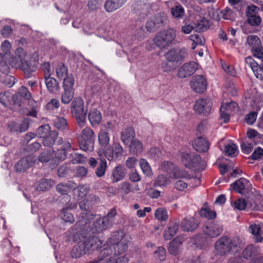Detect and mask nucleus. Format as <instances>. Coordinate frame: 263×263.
<instances>
[{
	"instance_id": "1",
	"label": "nucleus",
	"mask_w": 263,
	"mask_h": 263,
	"mask_svg": "<svg viewBox=\"0 0 263 263\" xmlns=\"http://www.w3.org/2000/svg\"><path fill=\"white\" fill-rule=\"evenodd\" d=\"M128 236H126L123 231H119L112 233L108 242L104 246L103 249L110 250L108 255L104 256V260L102 262L106 263H127L128 259L127 257L121 256L115 258L117 254L124 252L127 249Z\"/></svg>"
},
{
	"instance_id": "2",
	"label": "nucleus",
	"mask_w": 263,
	"mask_h": 263,
	"mask_svg": "<svg viewBox=\"0 0 263 263\" xmlns=\"http://www.w3.org/2000/svg\"><path fill=\"white\" fill-rule=\"evenodd\" d=\"M241 247V242L238 238L222 236L215 242L214 252L216 255L226 256L239 251Z\"/></svg>"
},
{
	"instance_id": "3",
	"label": "nucleus",
	"mask_w": 263,
	"mask_h": 263,
	"mask_svg": "<svg viewBox=\"0 0 263 263\" xmlns=\"http://www.w3.org/2000/svg\"><path fill=\"white\" fill-rule=\"evenodd\" d=\"M10 63L12 67L20 68L27 74L34 71V68L30 65V57L22 48L16 49L15 57L11 58Z\"/></svg>"
},
{
	"instance_id": "4",
	"label": "nucleus",
	"mask_w": 263,
	"mask_h": 263,
	"mask_svg": "<svg viewBox=\"0 0 263 263\" xmlns=\"http://www.w3.org/2000/svg\"><path fill=\"white\" fill-rule=\"evenodd\" d=\"M102 243V241L98 237L93 236L86 238L83 243L77 245L72 248L71 251V257L80 258L87 252L93 251L101 248Z\"/></svg>"
},
{
	"instance_id": "5",
	"label": "nucleus",
	"mask_w": 263,
	"mask_h": 263,
	"mask_svg": "<svg viewBox=\"0 0 263 263\" xmlns=\"http://www.w3.org/2000/svg\"><path fill=\"white\" fill-rule=\"evenodd\" d=\"M87 112L83 99L81 97L75 98L71 104V112L81 128L84 127L86 123Z\"/></svg>"
},
{
	"instance_id": "6",
	"label": "nucleus",
	"mask_w": 263,
	"mask_h": 263,
	"mask_svg": "<svg viewBox=\"0 0 263 263\" xmlns=\"http://www.w3.org/2000/svg\"><path fill=\"white\" fill-rule=\"evenodd\" d=\"M123 148L118 142H114L111 145L104 148H100L98 151V154L101 158L105 157L108 161L117 160L123 155Z\"/></svg>"
},
{
	"instance_id": "7",
	"label": "nucleus",
	"mask_w": 263,
	"mask_h": 263,
	"mask_svg": "<svg viewBox=\"0 0 263 263\" xmlns=\"http://www.w3.org/2000/svg\"><path fill=\"white\" fill-rule=\"evenodd\" d=\"M176 36V31L173 29L163 30L156 35L154 42L157 46L161 48H164L172 44Z\"/></svg>"
},
{
	"instance_id": "8",
	"label": "nucleus",
	"mask_w": 263,
	"mask_h": 263,
	"mask_svg": "<svg viewBox=\"0 0 263 263\" xmlns=\"http://www.w3.org/2000/svg\"><path fill=\"white\" fill-rule=\"evenodd\" d=\"M79 206L81 213L78 216V221L77 224L78 227H82L87 225L91 219H93V214L90 210L87 200H83L81 201Z\"/></svg>"
},
{
	"instance_id": "9",
	"label": "nucleus",
	"mask_w": 263,
	"mask_h": 263,
	"mask_svg": "<svg viewBox=\"0 0 263 263\" xmlns=\"http://www.w3.org/2000/svg\"><path fill=\"white\" fill-rule=\"evenodd\" d=\"M166 20L167 16L165 13H157L152 16L147 20L145 25V28L147 31L154 32L159 28L164 26Z\"/></svg>"
},
{
	"instance_id": "10",
	"label": "nucleus",
	"mask_w": 263,
	"mask_h": 263,
	"mask_svg": "<svg viewBox=\"0 0 263 263\" xmlns=\"http://www.w3.org/2000/svg\"><path fill=\"white\" fill-rule=\"evenodd\" d=\"M182 162L185 167L193 170H198L201 161V157L193 153H182Z\"/></svg>"
},
{
	"instance_id": "11",
	"label": "nucleus",
	"mask_w": 263,
	"mask_h": 263,
	"mask_svg": "<svg viewBox=\"0 0 263 263\" xmlns=\"http://www.w3.org/2000/svg\"><path fill=\"white\" fill-rule=\"evenodd\" d=\"M59 144H62V148L58 149L56 153L54 152L53 159L54 163L52 167H54L58 164V161L64 160L67 155V153L71 149V144L68 141H63L61 139L58 141Z\"/></svg>"
},
{
	"instance_id": "12",
	"label": "nucleus",
	"mask_w": 263,
	"mask_h": 263,
	"mask_svg": "<svg viewBox=\"0 0 263 263\" xmlns=\"http://www.w3.org/2000/svg\"><path fill=\"white\" fill-rule=\"evenodd\" d=\"M186 55L184 49L174 48L165 54V58L168 62L178 64L183 60Z\"/></svg>"
},
{
	"instance_id": "13",
	"label": "nucleus",
	"mask_w": 263,
	"mask_h": 263,
	"mask_svg": "<svg viewBox=\"0 0 263 263\" xmlns=\"http://www.w3.org/2000/svg\"><path fill=\"white\" fill-rule=\"evenodd\" d=\"M212 105V102L210 99L201 98L195 101L194 109L199 114H207L211 111Z\"/></svg>"
},
{
	"instance_id": "14",
	"label": "nucleus",
	"mask_w": 263,
	"mask_h": 263,
	"mask_svg": "<svg viewBox=\"0 0 263 263\" xmlns=\"http://www.w3.org/2000/svg\"><path fill=\"white\" fill-rule=\"evenodd\" d=\"M37 159L34 155H29L22 158L14 166L15 170L17 172H24L33 166Z\"/></svg>"
},
{
	"instance_id": "15",
	"label": "nucleus",
	"mask_w": 263,
	"mask_h": 263,
	"mask_svg": "<svg viewBox=\"0 0 263 263\" xmlns=\"http://www.w3.org/2000/svg\"><path fill=\"white\" fill-rule=\"evenodd\" d=\"M198 68L196 62H191L184 64L178 70V76L180 78H185L193 74Z\"/></svg>"
},
{
	"instance_id": "16",
	"label": "nucleus",
	"mask_w": 263,
	"mask_h": 263,
	"mask_svg": "<svg viewBox=\"0 0 263 263\" xmlns=\"http://www.w3.org/2000/svg\"><path fill=\"white\" fill-rule=\"evenodd\" d=\"M192 88L197 93H203L206 89V81L202 76H195L191 82Z\"/></svg>"
},
{
	"instance_id": "17",
	"label": "nucleus",
	"mask_w": 263,
	"mask_h": 263,
	"mask_svg": "<svg viewBox=\"0 0 263 263\" xmlns=\"http://www.w3.org/2000/svg\"><path fill=\"white\" fill-rule=\"evenodd\" d=\"M246 63L250 65L255 76L257 79L263 80V60H261L260 65L258 66L257 63L250 57L245 59Z\"/></svg>"
},
{
	"instance_id": "18",
	"label": "nucleus",
	"mask_w": 263,
	"mask_h": 263,
	"mask_svg": "<svg viewBox=\"0 0 263 263\" xmlns=\"http://www.w3.org/2000/svg\"><path fill=\"white\" fill-rule=\"evenodd\" d=\"M203 232L206 235L210 237H215L222 233V228L219 224L211 222L204 227Z\"/></svg>"
},
{
	"instance_id": "19",
	"label": "nucleus",
	"mask_w": 263,
	"mask_h": 263,
	"mask_svg": "<svg viewBox=\"0 0 263 263\" xmlns=\"http://www.w3.org/2000/svg\"><path fill=\"white\" fill-rule=\"evenodd\" d=\"M183 241V238L178 236L170 242L168 247V252L173 255H178L181 251V246Z\"/></svg>"
},
{
	"instance_id": "20",
	"label": "nucleus",
	"mask_w": 263,
	"mask_h": 263,
	"mask_svg": "<svg viewBox=\"0 0 263 263\" xmlns=\"http://www.w3.org/2000/svg\"><path fill=\"white\" fill-rule=\"evenodd\" d=\"M260 229V225L256 222L251 223L248 228V231L252 234L256 242H261L263 240V236Z\"/></svg>"
},
{
	"instance_id": "21",
	"label": "nucleus",
	"mask_w": 263,
	"mask_h": 263,
	"mask_svg": "<svg viewBox=\"0 0 263 263\" xmlns=\"http://www.w3.org/2000/svg\"><path fill=\"white\" fill-rule=\"evenodd\" d=\"M30 98V92L25 87L22 86L20 88L19 92L13 96V101L14 104L21 106L23 102V98L29 100Z\"/></svg>"
},
{
	"instance_id": "22",
	"label": "nucleus",
	"mask_w": 263,
	"mask_h": 263,
	"mask_svg": "<svg viewBox=\"0 0 263 263\" xmlns=\"http://www.w3.org/2000/svg\"><path fill=\"white\" fill-rule=\"evenodd\" d=\"M127 0H107L104 8L108 12H112L121 7Z\"/></svg>"
},
{
	"instance_id": "23",
	"label": "nucleus",
	"mask_w": 263,
	"mask_h": 263,
	"mask_svg": "<svg viewBox=\"0 0 263 263\" xmlns=\"http://www.w3.org/2000/svg\"><path fill=\"white\" fill-rule=\"evenodd\" d=\"M88 118L92 126L99 124L102 120V114L96 108H91L89 110Z\"/></svg>"
},
{
	"instance_id": "24",
	"label": "nucleus",
	"mask_w": 263,
	"mask_h": 263,
	"mask_svg": "<svg viewBox=\"0 0 263 263\" xmlns=\"http://www.w3.org/2000/svg\"><path fill=\"white\" fill-rule=\"evenodd\" d=\"M77 204L71 203L66 208H63L61 213V217L65 222L72 223L74 221V217L69 211L76 208Z\"/></svg>"
},
{
	"instance_id": "25",
	"label": "nucleus",
	"mask_w": 263,
	"mask_h": 263,
	"mask_svg": "<svg viewBox=\"0 0 263 263\" xmlns=\"http://www.w3.org/2000/svg\"><path fill=\"white\" fill-rule=\"evenodd\" d=\"M181 228L184 231H193L198 227V222L194 217H185L181 222Z\"/></svg>"
},
{
	"instance_id": "26",
	"label": "nucleus",
	"mask_w": 263,
	"mask_h": 263,
	"mask_svg": "<svg viewBox=\"0 0 263 263\" xmlns=\"http://www.w3.org/2000/svg\"><path fill=\"white\" fill-rule=\"evenodd\" d=\"M110 135L106 129H102L100 130L98 134V142L101 148H104L107 147L110 142Z\"/></svg>"
},
{
	"instance_id": "27",
	"label": "nucleus",
	"mask_w": 263,
	"mask_h": 263,
	"mask_svg": "<svg viewBox=\"0 0 263 263\" xmlns=\"http://www.w3.org/2000/svg\"><path fill=\"white\" fill-rule=\"evenodd\" d=\"M250 185V182L243 178H241L231 185V186L237 192L242 194Z\"/></svg>"
},
{
	"instance_id": "28",
	"label": "nucleus",
	"mask_w": 263,
	"mask_h": 263,
	"mask_svg": "<svg viewBox=\"0 0 263 263\" xmlns=\"http://www.w3.org/2000/svg\"><path fill=\"white\" fill-rule=\"evenodd\" d=\"M195 149L199 152H204L208 150L209 144L204 138L198 137L196 138L193 144Z\"/></svg>"
},
{
	"instance_id": "29",
	"label": "nucleus",
	"mask_w": 263,
	"mask_h": 263,
	"mask_svg": "<svg viewBox=\"0 0 263 263\" xmlns=\"http://www.w3.org/2000/svg\"><path fill=\"white\" fill-rule=\"evenodd\" d=\"M125 169L121 165L115 167L112 172L111 179L113 182H117L122 180L125 175Z\"/></svg>"
},
{
	"instance_id": "30",
	"label": "nucleus",
	"mask_w": 263,
	"mask_h": 263,
	"mask_svg": "<svg viewBox=\"0 0 263 263\" xmlns=\"http://www.w3.org/2000/svg\"><path fill=\"white\" fill-rule=\"evenodd\" d=\"M53 184L54 182L52 180L42 179L35 184L34 187L36 191H45L49 190Z\"/></svg>"
},
{
	"instance_id": "31",
	"label": "nucleus",
	"mask_w": 263,
	"mask_h": 263,
	"mask_svg": "<svg viewBox=\"0 0 263 263\" xmlns=\"http://www.w3.org/2000/svg\"><path fill=\"white\" fill-rule=\"evenodd\" d=\"M76 186V184L72 181H68L65 183H59L57 186V191L63 195H66Z\"/></svg>"
},
{
	"instance_id": "32",
	"label": "nucleus",
	"mask_w": 263,
	"mask_h": 263,
	"mask_svg": "<svg viewBox=\"0 0 263 263\" xmlns=\"http://www.w3.org/2000/svg\"><path fill=\"white\" fill-rule=\"evenodd\" d=\"M94 217L96 218V221L93 222L92 227L91 228L93 233L102 231L108 228L105 222L100 215H93V218Z\"/></svg>"
},
{
	"instance_id": "33",
	"label": "nucleus",
	"mask_w": 263,
	"mask_h": 263,
	"mask_svg": "<svg viewBox=\"0 0 263 263\" xmlns=\"http://www.w3.org/2000/svg\"><path fill=\"white\" fill-rule=\"evenodd\" d=\"M47 88L50 92H55L59 90V85L55 79L51 76L44 78Z\"/></svg>"
},
{
	"instance_id": "34",
	"label": "nucleus",
	"mask_w": 263,
	"mask_h": 263,
	"mask_svg": "<svg viewBox=\"0 0 263 263\" xmlns=\"http://www.w3.org/2000/svg\"><path fill=\"white\" fill-rule=\"evenodd\" d=\"M143 150V146L142 142L136 139L133 140L129 145V152L133 155L141 154Z\"/></svg>"
},
{
	"instance_id": "35",
	"label": "nucleus",
	"mask_w": 263,
	"mask_h": 263,
	"mask_svg": "<svg viewBox=\"0 0 263 263\" xmlns=\"http://www.w3.org/2000/svg\"><path fill=\"white\" fill-rule=\"evenodd\" d=\"M121 140L125 144H128L129 141L135 137V131L133 128L129 127L123 129L121 133Z\"/></svg>"
},
{
	"instance_id": "36",
	"label": "nucleus",
	"mask_w": 263,
	"mask_h": 263,
	"mask_svg": "<svg viewBox=\"0 0 263 263\" xmlns=\"http://www.w3.org/2000/svg\"><path fill=\"white\" fill-rule=\"evenodd\" d=\"M247 44L253 52L261 45V42L257 36L249 35L247 37Z\"/></svg>"
},
{
	"instance_id": "37",
	"label": "nucleus",
	"mask_w": 263,
	"mask_h": 263,
	"mask_svg": "<svg viewBox=\"0 0 263 263\" xmlns=\"http://www.w3.org/2000/svg\"><path fill=\"white\" fill-rule=\"evenodd\" d=\"M179 228L178 223H173L172 226L165 229L163 232V237L165 240L171 239L177 233Z\"/></svg>"
},
{
	"instance_id": "38",
	"label": "nucleus",
	"mask_w": 263,
	"mask_h": 263,
	"mask_svg": "<svg viewBox=\"0 0 263 263\" xmlns=\"http://www.w3.org/2000/svg\"><path fill=\"white\" fill-rule=\"evenodd\" d=\"M139 163L143 173L147 177H152L153 175L152 170L147 161L144 158H141Z\"/></svg>"
},
{
	"instance_id": "39",
	"label": "nucleus",
	"mask_w": 263,
	"mask_h": 263,
	"mask_svg": "<svg viewBox=\"0 0 263 263\" xmlns=\"http://www.w3.org/2000/svg\"><path fill=\"white\" fill-rule=\"evenodd\" d=\"M55 72L57 77L60 79H63L68 76V68L62 63H59L56 66Z\"/></svg>"
},
{
	"instance_id": "40",
	"label": "nucleus",
	"mask_w": 263,
	"mask_h": 263,
	"mask_svg": "<svg viewBox=\"0 0 263 263\" xmlns=\"http://www.w3.org/2000/svg\"><path fill=\"white\" fill-rule=\"evenodd\" d=\"M58 134L57 131H51L46 136L43 138V143L46 146H50L53 144L58 137Z\"/></svg>"
},
{
	"instance_id": "41",
	"label": "nucleus",
	"mask_w": 263,
	"mask_h": 263,
	"mask_svg": "<svg viewBox=\"0 0 263 263\" xmlns=\"http://www.w3.org/2000/svg\"><path fill=\"white\" fill-rule=\"evenodd\" d=\"M107 167V163L106 160L104 158H101L100 162L95 171L96 176L98 177H103L105 174Z\"/></svg>"
},
{
	"instance_id": "42",
	"label": "nucleus",
	"mask_w": 263,
	"mask_h": 263,
	"mask_svg": "<svg viewBox=\"0 0 263 263\" xmlns=\"http://www.w3.org/2000/svg\"><path fill=\"white\" fill-rule=\"evenodd\" d=\"M74 194L80 198L85 197L89 193L90 188L87 185H79L73 189Z\"/></svg>"
},
{
	"instance_id": "43",
	"label": "nucleus",
	"mask_w": 263,
	"mask_h": 263,
	"mask_svg": "<svg viewBox=\"0 0 263 263\" xmlns=\"http://www.w3.org/2000/svg\"><path fill=\"white\" fill-rule=\"evenodd\" d=\"M155 218L159 221H166L168 217L167 210L164 208H159L155 212Z\"/></svg>"
},
{
	"instance_id": "44",
	"label": "nucleus",
	"mask_w": 263,
	"mask_h": 263,
	"mask_svg": "<svg viewBox=\"0 0 263 263\" xmlns=\"http://www.w3.org/2000/svg\"><path fill=\"white\" fill-rule=\"evenodd\" d=\"M54 151H44L40 154L38 157V160L42 163L48 162L49 160H51L52 162L53 159Z\"/></svg>"
},
{
	"instance_id": "45",
	"label": "nucleus",
	"mask_w": 263,
	"mask_h": 263,
	"mask_svg": "<svg viewBox=\"0 0 263 263\" xmlns=\"http://www.w3.org/2000/svg\"><path fill=\"white\" fill-rule=\"evenodd\" d=\"M80 148L85 152H92L94 149V141L81 139L80 142Z\"/></svg>"
},
{
	"instance_id": "46",
	"label": "nucleus",
	"mask_w": 263,
	"mask_h": 263,
	"mask_svg": "<svg viewBox=\"0 0 263 263\" xmlns=\"http://www.w3.org/2000/svg\"><path fill=\"white\" fill-rule=\"evenodd\" d=\"M82 139L94 141L95 135L92 129L89 127L84 128L82 131Z\"/></svg>"
},
{
	"instance_id": "47",
	"label": "nucleus",
	"mask_w": 263,
	"mask_h": 263,
	"mask_svg": "<svg viewBox=\"0 0 263 263\" xmlns=\"http://www.w3.org/2000/svg\"><path fill=\"white\" fill-rule=\"evenodd\" d=\"M74 80L72 76H68L63 79V87L64 90H73Z\"/></svg>"
},
{
	"instance_id": "48",
	"label": "nucleus",
	"mask_w": 263,
	"mask_h": 263,
	"mask_svg": "<svg viewBox=\"0 0 263 263\" xmlns=\"http://www.w3.org/2000/svg\"><path fill=\"white\" fill-rule=\"evenodd\" d=\"M224 105V109L230 113H235L238 111V105L235 102L231 101L229 103L222 102L221 106Z\"/></svg>"
},
{
	"instance_id": "49",
	"label": "nucleus",
	"mask_w": 263,
	"mask_h": 263,
	"mask_svg": "<svg viewBox=\"0 0 263 263\" xmlns=\"http://www.w3.org/2000/svg\"><path fill=\"white\" fill-rule=\"evenodd\" d=\"M74 96V91L64 90V92L61 96V101L63 103L67 104L69 103Z\"/></svg>"
},
{
	"instance_id": "50",
	"label": "nucleus",
	"mask_w": 263,
	"mask_h": 263,
	"mask_svg": "<svg viewBox=\"0 0 263 263\" xmlns=\"http://www.w3.org/2000/svg\"><path fill=\"white\" fill-rule=\"evenodd\" d=\"M116 215V210L115 209H111L106 216L102 218L107 227L113 224Z\"/></svg>"
},
{
	"instance_id": "51",
	"label": "nucleus",
	"mask_w": 263,
	"mask_h": 263,
	"mask_svg": "<svg viewBox=\"0 0 263 263\" xmlns=\"http://www.w3.org/2000/svg\"><path fill=\"white\" fill-rule=\"evenodd\" d=\"M12 99H13V97L9 92H4L0 93V103L4 106H7Z\"/></svg>"
},
{
	"instance_id": "52",
	"label": "nucleus",
	"mask_w": 263,
	"mask_h": 263,
	"mask_svg": "<svg viewBox=\"0 0 263 263\" xmlns=\"http://www.w3.org/2000/svg\"><path fill=\"white\" fill-rule=\"evenodd\" d=\"M173 175L175 179L182 178V179H189L190 176L188 173L184 170L179 168H175L173 172Z\"/></svg>"
},
{
	"instance_id": "53",
	"label": "nucleus",
	"mask_w": 263,
	"mask_h": 263,
	"mask_svg": "<svg viewBox=\"0 0 263 263\" xmlns=\"http://www.w3.org/2000/svg\"><path fill=\"white\" fill-rule=\"evenodd\" d=\"M200 215L201 217L209 219H214L216 216L215 211L208 208L202 209L200 211Z\"/></svg>"
},
{
	"instance_id": "54",
	"label": "nucleus",
	"mask_w": 263,
	"mask_h": 263,
	"mask_svg": "<svg viewBox=\"0 0 263 263\" xmlns=\"http://www.w3.org/2000/svg\"><path fill=\"white\" fill-rule=\"evenodd\" d=\"M225 153L229 156H235L237 153V146L234 143H230L225 146Z\"/></svg>"
},
{
	"instance_id": "55",
	"label": "nucleus",
	"mask_w": 263,
	"mask_h": 263,
	"mask_svg": "<svg viewBox=\"0 0 263 263\" xmlns=\"http://www.w3.org/2000/svg\"><path fill=\"white\" fill-rule=\"evenodd\" d=\"M173 16L176 18H181L184 14V10L181 5H177L171 9Z\"/></svg>"
},
{
	"instance_id": "56",
	"label": "nucleus",
	"mask_w": 263,
	"mask_h": 263,
	"mask_svg": "<svg viewBox=\"0 0 263 263\" xmlns=\"http://www.w3.org/2000/svg\"><path fill=\"white\" fill-rule=\"evenodd\" d=\"M70 157L71 161L74 164L83 163L86 160V158L83 155L74 152L70 154Z\"/></svg>"
},
{
	"instance_id": "57",
	"label": "nucleus",
	"mask_w": 263,
	"mask_h": 263,
	"mask_svg": "<svg viewBox=\"0 0 263 263\" xmlns=\"http://www.w3.org/2000/svg\"><path fill=\"white\" fill-rule=\"evenodd\" d=\"M154 257L160 261L165 260L166 258L165 249L162 247H158L157 250L154 252Z\"/></svg>"
},
{
	"instance_id": "58",
	"label": "nucleus",
	"mask_w": 263,
	"mask_h": 263,
	"mask_svg": "<svg viewBox=\"0 0 263 263\" xmlns=\"http://www.w3.org/2000/svg\"><path fill=\"white\" fill-rule=\"evenodd\" d=\"M50 127L49 125L46 124L39 127L37 130V135L40 137L43 138L50 132Z\"/></svg>"
},
{
	"instance_id": "59",
	"label": "nucleus",
	"mask_w": 263,
	"mask_h": 263,
	"mask_svg": "<svg viewBox=\"0 0 263 263\" xmlns=\"http://www.w3.org/2000/svg\"><path fill=\"white\" fill-rule=\"evenodd\" d=\"M170 180L164 175H160L157 178L155 182V186H165L170 183Z\"/></svg>"
},
{
	"instance_id": "60",
	"label": "nucleus",
	"mask_w": 263,
	"mask_h": 263,
	"mask_svg": "<svg viewBox=\"0 0 263 263\" xmlns=\"http://www.w3.org/2000/svg\"><path fill=\"white\" fill-rule=\"evenodd\" d=\"M40 68L44 72V78L51 76V69L50 64L48 62H43L40 66Z\"/></svg>"
},
{
	"instance_id": "61",
	"label": "nucleus",
	"mask_w": 263,
	"mask_h": 263,
	"mask_svg": "<svg viewBox=\"0 0 263 263\" xmlns=\"http://www.w3.org/2000/svg\"><path fill=\"white\" fill-rule=\"evenodd\" d=\"M54 126L59 129H64L66 128L67 122L63 117H57L54 122Z\"/></svg>"
},
{
	"instance_id": "62",
	"label": "nucleus",
	"mask_w": 263,
	"mask_h": 263,
	"mask_svg": "<svg viewBox=\"0 0 263 263\" xmlns=\"http://www.w3.org/2000/svg\"><path fill=\"white\" fill-rule=\"evenodd\" d=\"M233 206L239 211L243 210L247 206V202L244 199L239 198L232 203Z\"/></svg>"
},
{
	"instance_id": "63",
	"label": "nucleus",
	"mask_w": 263,
	"mask_h": 263,
	"mask_svg": "<svg viewBox=\"0 0 263 263\" xmlns=\"http://www.w3.org/2000/svg\"><path fill=\"white\" fill-rule=\"evenodd\" d=\"M11 49V44L7 40H5L1 45V50L4 54V57L6 59V56L9 55Z\"/></svg>"
},
{
	"instance_id": "64",
	"label": "nucleus",
	"mask_w": 263,
	"mask_h": 263,
	"mask_svg": "<svg viewBox=\"0 0 263 263\" xmlns=\"http://www.w3.org/2000/svg\"><path fill=\"white\" fill-rule=\"evenodd\" d=\"M256 248L253 245H249L244 250L243 252V256L246 259H248L255 254Z\"/></svg>"
}]
</instances>
